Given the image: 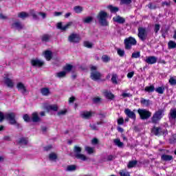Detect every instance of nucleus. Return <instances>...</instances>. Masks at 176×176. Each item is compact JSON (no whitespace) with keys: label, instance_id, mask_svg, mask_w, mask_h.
Listing matches in <instances>:
<instances>
[{"label":"nucleus","instance_id":"f257e3e1","mask_svg":"<svg viewBox=\"0 0 176 176\" xmlns=\"http://www.w3.org/2000/svg\"><path fill=\"white\" fill-rule=\"evenodd\" d=\"M107 19H108V13L105 12L104 11H100L97 15V19L99 21V24H100V25H108V21H107Z\"/></svg>","mask_w":176,"mask_h":176},{"label":"nucleus","instance_id":"f03ea898","mask_svg":"<svg viewBox=\"0 0 176 176\" xmlns=\"http://www.w3.org/2000/svg\"><path fill=\"white\" fill-rule=\"evenodd\" d=\"M5 119L10 122V124H14L16 127H20V124L16 121V113L11 112L5 114Z\"/></svg>","mask_w":176,"mask_h":176},{"label":"nucleus","instance_id":"7ed1b4c3","mask_svg":"<svg viewBox=\"0 0 176 176\" xmlns=\"http://www.w3.org/2000/svg\"><path fill=\"white\" fill-rule=\"evenodd\" d=\"M124 47L126 50H130L132 46H135L137 45V40H135L133 37H128L124 41Z\"/></svg>","mask_w":176,"mask_h":176},{"label":"nucleus","instance_id":"20e7f679","mask_svg":"<svg viewBox=\"0 0 176 176\" xmlns=\"http://www.w3.org/2000/svg\"><path fill=\"white\" fill-rule=\"evenodd\" d=\"M164 115V109H160L151 118L152 123H155V124L157 123L159 120H160V119L163 118Z\"/></svg>","mask_w":176,"mask_h":176},{"label":"nucleus","instance_id":"39448f33","mask_svg":"<svg viewBox=\"0 0 176 176\" xmlns=\"http://www.w3.org/2000/svg\"><path fill=\"white\" fill-rule=\"evenodd\" d=\"M138 36L140 39V41H142V42H144L146 41V39H148V30H146V28L140 27L138 28Z\"/></svg>","mask_w":176,"mask_h":176},{"label":"nucleus","instance_id":"423d86ee","mask_svg":"<svg viewBox=\"0 0 176 176\" xmlns=\"http://www.w3.org/2000/svg\"><path fill=\"white\" fill-rule=\"evenodd\" d=\"M138 112L142 120H146L152 116V113L146 109H139Z\"/></svg>","mask_w":176,"mask_h":176},{"label":"nucleus","instance_id":"0eeeda50","mask_svg":"<svg viewBox=\"0 0 176 176\" xmlns=\"http://www.w3.org/2000/svg\"><path fill=\"white\" fill-rule=\"evenodd\" d=\"M96 70V66H92L91 67V79H92V80H99V79H101V73Z\"/></svg>","mask_w":176,"mask_h":176},{"label":"nucleus","instance_id":"6e6552de","mask_svg":"<svg viewBox=\"0 0 176 176\" xmlns=\"http://www.w3.org/2000/svg\"><path fill=\"white\" fill-rule=\"evenodd\" d=\"M80 39V36L76 33H72L68 37L69 42H71L72 43H79Z\"/></svg>","mask_w":176,"mask_h":176},{"label":"nucleus","instance_id":"1a4fd4ad","mask_svg":"<svg viewBox=\"0 0 176 176\" xmlns=\"http://www.w3.org/2000/svg\"><path fill=\"white\" fill-rule=\"evenodd\" d=\"M30 15L33 17L34 20H39V16L42 17V19H46V13L42 12H35L34 10H30Z\"/></svg>","mask_w":176,"mask_h":176},{"label":"nucleus","instance_id":"9d476101","mask_svg":"<svg viewBox=\"0 0 176 176\" xmlns=\"http://www.w3.org/2000/svg\"><path fill=\"white\" fill-rule=\"evenodd\" d=\"M72 24H74V23L68 22L66 25H63V23H58L57 24V28L61 31H67V30H68V28H69Z\"/></svg>","mask_w":176,"mask_h":176},{"label":"nucleus","instance_id":"9b49d317","mask_svg":"<svg viewBox=\"0 0 176 176\" xmlns=\"http://www.w3.org/2000/svg\"><path fill=\"white\" fill-rule=\"evenodd\" d=\"M144 61L150 65L156 64L157 63V58L156 56H146Z\"/></svg>","mask_w":176,"mask_h":176},{"label":"nucleus","instance_id":"f8f14e48","mask_svg":"<svg viewBox=\"0 0 176 176\" xmlns=\"http://www.w3.org/2000/svg\"><path fill=\"white\" fill-rule=\"evenodd\" d=\"M31 64L33 67H42L45 64V62L42 60L36 58L31 60Z\"/></svg>","mask_w":176,"mask_h":176},{"label":"nucleus","instance_id":"ddd939ff","mask_svg":"<svg viewBox=\"0 0 176 176\" xmlns=\"http://www.w3.org/2000/svg\"><path fill=\"white\" fill-rule=\"evenodd\" d=\"M168 119L170 122L176 119V108H172L168 113Z\"/></svg>","mask_w":176,"mask_h":176},{"label":"nucleus","instance_id":"4468645a","mask_svg":"<svg viewBox=\"0 0 176 176\" xmlns=\"http://www.w3.org/2000/svg\"><path fill=\"white\" fill-rule=\"evenodd\" d=\"M93 113L91 111H82L80 113V116L82 119H91Z\"/></svg>","mask_w":176,"mask_h":176},{"label":"nucleus","instance_id":"2eb2a0df","mask_svg":"<svg viewBox=\"0 0 176 176\" xmlns=\"http://www.w3.org/2000/svg\"><path fill=\"white\" fill-rule=\"evenodd\" d=\"M124 113L130 119H133V120H135V113H134L133 111H131V110H130V109H126L124 110Z\"/></svg>","mask_w":176,"mask_h":176},{"label":"nucleus","instance_id":"dca6fc26","mask_svg":"<svg viewBox=\"0 0 176 176\" xmlns=\"http://www.w3.org/2000/svg\"><path fill=\"white\" fill-rule=\"evenodd\" d=\"M16 87L18 90L22 93V94H25L27 92V88H25V86L24 84H23V82H18L16 84Z\"/></svg>","mask_w":176,"mask_h":176},{"label":"nucleus","instance_id":"f3484780","mask_svg":"<svg viewBox=\"0 0 176 176\" xmlns=\"http://www.w3.org/2000/svg\"><path fill=\"white\" fill-rule=\"evenodd\" d=\"M113 21H115L116 23H118V24H124V23H126V19L118 15L113 18Z\"/></svg>","mask_w":176,"mask_h":176},{"label":"nucleus","instance_id":"a211bd4d","mask_svg":"<svg viewBox=\"0 0 176 176\" xmlns=\"http://www.w3.org/2000/svg\"><path fill=\"white\" fill-rule=\"evenodd\" d=\"M4 82L8 87H10L11 89H12V87H14V82H13V80L10 79L9 78H5Z\"/></svg>","mask_w":176,"mask_h":176},{"label":"nucleus","instance_id":"6ab92c4d","mask_svg":"<svg viewBox=\"0 0 176 176\" xmlns=\"http://www.w3.org/2000/svg\"><path fill=\"white\" fill-rule=\"evenodd\" d=\"M12 28H15V30H23L24 28V25L21 23L19 21H16L12 25Z\"/></svg>","mask_w":176,"mask_h":176},{"label":"nucleus","instance_id":"aec40b11","mask_svg":"<svg viewBox=\"0 0 176 176\" xmlns=\"http://www.w3.org/2000/svg\"><path fill=\"white\" fill-rule=\"evenodd\" d=\"M151 132L155 135H162V133H163V131H162V128L155 126L153 128Z\"/></svg>","mask_w":176,"mask_h":176},{"label":"nucleus","instance_id":"412c9836","mask_svg":"<svg viewBox=\"0 0 176 176\" xmlns=\"http://www.w3.org/2000/svg\"><path fill=\"white\" fill-rule=\"evenodd\" d=\"M32 120L34 123H38V122L41 121V118H39L38 113L34 112L32 114Z\"/></svg>","mask_w":176,"mask_h":176},{"label":"nucleus","instance_id":"4be33fe9","mask_svg":"<svg viewBox=\"0 0 176 176\" xmlns=\"http://www.w3.org/2000/svg\"><path fill=\"white\" fill-rule=\"evenodd\" d=\"M52 56L53 54L52 53V51L47 50L45 52L44 56L47 61H50V60H52Z\"/></svg>","mask_w":176,"mask_h":176},{"label":"nucleus","instance_id":"5701e85b","mask_svg":"<svg viewBox=\"0 0 176 176\" xmlns=\"http://www.w3.org/2000/svg\"><path fill=\"white\" fill-rule=\"evenodd\" d=\"M161 159L164 162H170V161L173 160V157H172V155H162L161 156Z\"/></svg>","mask_w":176,"mask_h":176},{"label":"nucleus","instance_id":"b1692460","mask_svg":"<svg viewBox=\"0 0 176 176\" xmlns=\"http://www.w3.org/2000/svg\"><path fill=\"white\" fill-rule=\"evenodd\" d=\"M113 143L115 145H116V146H118V148H123L124 146L123 142H120V139H114Z\"/></svg>","mask_w":176,"mask_h":176},{"label":"nucleus","instance_id":"393cba45","mask_svg":"<svg viewBox=\"0 0 176 176\" xmlns=\"http://www.w3.org/2000/svg\"><path fill=\"white\" fill-rule=\"evenodd\" d=\"M76 159H79L80 160H82V162H86L87 160V157L82 153L76 154Z\"/></svg>","mask_w":176,"mask_h":176},{"label":"nucleus","instance_id":"a878e982","mask_svg":"<svg viewBox=\"0 0 176 176\" xmlns=\"http://www.w3.org/2000/svg\"><path fill=\"white\" fill-rule=\"evenodd\" d=\"M73 10L75 12V13H82L83 12V7L80 6H76L74 7Z\"/></svg>","mask_w":176,"mask_h":176},{"label":"nucleus","instance_id":"bb28decb","mask_svg":"<svg viewBox=\"0 0 176 176\" xmlns=\"http://www.w3.org/2000/svg\"><path fill=\"white\" fill-rule=\"evenodd\" d=\"M66 76H67V72L65 71L59 72L55 74V76L59 78H65Z\"/></svg>","mask_w":176,"mask_h":176},{"label":"nucleus","instance_id":"cd10ccee","mask_svg":"<svg viewBox=\"0 0 176 176\" xmlns=\"http://www.w3.org/2000/svg\"><path fill=\"white\" fill-rule=\"evenodd\" d=\"M18 17L20 19H27V17H30V14L25 12H21L18 14Z\"/></svg>","mask_w":176,"mask_h":176},{"label":"nucleus","instance_id":"c85d7f7f","mask_svg":"<svg viewBox=\"0 0 176 176\" xmlns=\"http://www.w3.org/2000/svg\"><path fill=\"white\" fill-rule=\"evenodd\" d=\"M41 93L43 96H50V90L49 88H42L41 89Z\"/></svg>","mask_w":176,"mask_h":176},{"label":"nucleus","instance_id":"c756f323","mask_svg":"<svg viewBox=\"0 0 176 176\" xmlns=\"http://www.w3.org/2000/svg\"><path fill=\"white\" fill-rule=\"evenodd\" d=\"M49 160L51 162H56L57 160V154L55 153H51L49 154Z\"/></svg>","mask_w":176,"mask_h":176},{"label":"nucleus","instance_id":"7c9ffc66","mask_svg":"<svg viewBox=\"0 0 176 176\" xmlns=\"http://www.w3.org/2000/svg\"><path fill=\"white\" fill-rule=\"evenodd\" d=\"M47 111H58V107L56 104H52L47 107Z\"/></svg>","mask_w":176,"mask_h":176},{"label":"nucleus","instance_id":"2f4dec72","mask_svg":"<svg viewBox=\"0 0 176 176\" xmlns=\"http://www.w3.org/2000/svg\"><path fill=\"white\" fill-rule=\"evenodd\" d=\"M138 162L133 160V161H130L127 165L128 168H133V167H135L137 166V164Z\"/></svg>","mask_w":176,"mask_h":176},{"label":"nucleus","instance_id":"473e14b6","mask_svg":"<svg viewBox=\"0 0 176 176\" xmlns=\"http://www.w3.org/2000/svg\"><path fill=\"white\" fill-rule=\"evenodd\" d=\"M85 24H89L93 21V16H87L82 20Z\"/></svg>","mask_w":176,"mask_h":176},{"label":"nucleus","instance_id":"72a5a7b5","mask_svg":"<svg viewBox=\"0 0 176 176\" xmlns=\"http://www.w3.org/2000/svg\"><path fill=\"white\" fill-rule=\"evenodd\" d=\"M140 102H141V104H142V105H145V107H149L151 100L142 98L140 100Z\"/></svg>","mask_w":176,"mask_h":176},{"label":"nucleus","instance_id":"f704fd0d","mask_svg":"<svg viewBox=\"0 0 176 176\" xmlns=\"http://www.w3.org/2000/svg\"><path fill=\"white\" fill-rule=\"evenodd\" d=\"M19 143L21 144V145H27V144H28V139L22 138L19 140Z\"/></svg>","mask_w":176,"mask_h":176},{"label":"nucleus","instance_id":"c9c22d12","mask_svg":"<svg viewBox=\"0 0 176 176\" xmlns=\"http://www.w3.org/2000/svg\"><path fill=\"white\" fill-rule=\"evenodd\" d=\"M85 149L89 155H91V153H94V148L93 147H89V146H85Z\"/></svg>","mask_w":176,"mask_h":176},{"label":"nucleus","instance_id":"e433bc0d","mask_svg":"<svg viewBox=\"0 0 176 176\" xmlns=\"http://www.w3.org/2000/svg\"><path fill=\"white\" fill-rule=\"evenodd\" d=\"M74 66L72 65H66L64 67L63 69L65 71V72H69L72 71V68Z\"/></svg>","mask_w":176,"mask_h":176},{"label":"nucleus","instance_id":"4c0bfd02","mask_svg":"<svg viewBox=\"0 0 176 176\" xmlns=\"http://www.w3.org/2000/svg\"><path fill=\"white\" fill-rule=\"evenodd\" d=\"M168 46L169 49H175L176 43L175 41H170L168 42Z\"/></svg>","mask_w":176,"mask_h":176},{"label":"nucleus","instance_id":"58836bf2","mask_svg":"<svg viewBox=\"0 0 176 176\" xmlns=\"http://www.w3.org/2000/svg\"><path fill=\"white\" fill-rule=\"evenodd\" d=\"M145 91H148V93H152V91H155V87L151 85L150 87H146L144 89Z\"/></svg>","mask_w":176,"mask_h":176},{"label":"nucleus","instance_id":"ea45409f","mask_svg":"<svg viewBox=\"0 0 176 176\" xmlns=\"http://www.w3.org/2000/svg\"><path fill=\"white\" fill-rule=\"evenodd\" d=\"M41 40L43 42H49V41L50 40V36H49V34H44L42 36Z\"/></svg>","mask_w":176,"mask_h":176},{"label":"nucleus","instance_id":"a19ab883","mask_svg":"<svg viewBox=\"0 0 176 176\" xmlns=\"http://www.w3.org/2000/svg\"><path fill=\"white\" fill-rule=\"evenodd\" d=\"M111 82L114 85H118V75H116V74H113L112 75Z\"/></svg>","mask_w":176,"mask_h":176},{"label":"nucleus","instance_id":"79ce46f5","mask_svg":"<svg viewBox=\"0 0 176 176\" xmlns=\"http://www.w3.org/2000/svg\"><path fill=\"white\" fill-rule=\"evenodd\" d=\"M155 91L158 93L159 94H163L164 93V87H159L156 88Z\"/></svg>","mask_w":176,"mask_h":176},{"label":"nucleus","instance_id":"37998d69","mask_svg":"<svg viewBox=\"0 0 176 176\" xmlns=\"http://www.w3.org/2000/svg\"><path fill=\"white\" fill-rule=\"evenodd\" d=\"M76 170V166L69 165L67 167V171H75Z\"/></svg>","mask_w":176,"mask_h":176},{"label":"nucleus","instance_id":"c03bdc74","mask_svg":"<svg viewBox=\"0 0 176 176\" xmlns=\"http://www.w3.org/2000/svg\"><path fill=\"white\" fill-rule=\"evenodd\" d=\"M117 53H118V56H120V57H124V50L118 48L117 50Z\"/></svg>","mask_w":176,"mask_h":176},{"label":"nucleus","instance_id":"a18cd8bd","mask_svg":"<svg viewBox=\"0 0 176 176\" xmlns=\"http://www.w3.org/2000/svg\"><path fill=\"white\" fill-rule=\"evenodd\" d=\"M74 151L76 155H78V153H80V152H82V148L78 146H75Z\"/></svg>","mask_w":176,"mask_h":176},{"label":"nucleus","instance_id":"49530a36","mask_svg":"<svg viewBox=\"0 0 176 176\" xmlns=\"http://www.w3.org/2000/svg\"><path fill=\"white\" fill-rule=\"evenodd\" d=\"M84 46L85 47H88V49H91V47H93V43H91L89 41H85V42H84Z\"/></svg>","mask_w":176,"mask_h":176},{"label":"nucleus","instance_id":"de8ad7c7","mask_svg":"<svg viewBox=\"0 0 176 176\" xmlns=\"http://www.w3.org/2000/svg\"><path fill=\"white\" fill-rule=\"evenodd\" d=\"M104 96L107 100H111V92L109 91H104Z\"/></svg>","mask_w":176,"mask_h":176},{"label":"nucleus","instance_id":"09e8293b","mask_svg":"<svg viewBox=\"0 0 176 176\" xmlns=\"http://www.w3.org/2000/svg\"><path fill=\"white\" fill-rule=\"evenodd\" d=\"M169 83L172 86H175L176 85V79L174 78V77H170L169 79Z\"/></svg>","mask_w":176,"mask_h":176},{"label":"nucleus","instance_id":"8fccbe9b","mask_svg":"<svg viewBox=\"0 0 176 176\" xmlns=\"http://www.w3.org/2000/svg\"><path fill=\"white\" fill-rule=\"evenodd\" d=\"M141 56V54L140 53V52H134L132 54V58H139V57Z\"/></svg>","mask_w":176,"mask_h":176},{"label":"nucleus","instance_id":"3c124183","mask_svg":"<svg viewBox=\"0 0 176 176\" xmlns=\"http://www.w3.org/2000/svg\"><path fill=\"white\" fill-rule=\"evenodd\" d=\"M111 13H116L117 12H119V8L111 6Z\"/></svg>","mask_w":176,"mask_h":176},{"label":"nucleus","instance_id":"603ef678","mask_svg":"<svg viewBox=\"0 0 176 176\" xmlns=\"http://www.w3.org/2000/svg\"><path fill=\"white\" fill-rule=\"evenodd\" d=\"M101 100L102 99L100 97H95L93 98L94 104H100V102H101Z\"/></svg>","mask_w":176,"mask_h":176},{"label":"nucleus","instance_id":"864d4df0","mask_svg":"<svg viewBox=\"0 0 176 176\" xmlns=\"http://www.w3.org/2000/svg\"><path fill=\"white\" fill-rule=\"evenodd\" d=\"M102 60L103 63H108V61H109V56H108L107 55H103L102 56Z\"/></svg>","mask_w":176,"mask_h":176},{"label":"nucleus","instance_id":"5fc2aeb1","mask_svg":"<svg viewBox=\"0 0 176 176\" xmlns=\"http://www.w3.org/2000/svg\"><path fill=\"white\" fill-rule=\"evenodd\" d=\"M120 176H130V173L127 171L122 170L120 172Z\"/></svg>","mask_w":176,"mask_h":176},{"label":"nucleus","instance_id":"6e6d98bb","mask_svg":"<svg viewBox=\"0 0 176 176\" xmlns=\"http://www.w3.org/2000/svg\"><path fill=\"white\" fill-rule=\"evenodd\" d=\"M67 113V110H61L58 112L57 115L58 116H64Z\"/></svg>","mask_w":176,"mask_h":176},{"label":"nucleus","instance_id":"4d7b16f0","mask_svg":"<svg viewBox=\"0 0 176 176\" xmlns=\"http://www.w3.org/2000/svg\"><path fill=\"white\" fill-rule=\"evenodd\" d=\"M25 122H31V118L28 114H25L23 117Z\"/></svg>","mask_w":176,"mask_h":176},{"label":"nucleus","instance_id":"13d9d810","mask_svg":"<svg viewBox=\"0 0 176 176\" xmlns=\"http://www.w3.org/2000/svg\"><path fill=\"white\" fill-rule=\"evenodd\" d=\"M89 127L91 130H98V126L96 124H90Z\"/></svg>","mask_w":176,"mask_h":176},{"label":"nucleus","instance_id":"bf43d9fd","mask_svg":"<svg viewBox=\"0 0 176 176\" xmlns=\"http://www.w3.org/2000/svg\"><path fill=\"white\" fill-rule=\"evenodd\" d=\"M121 3L124 5H130L131 3V0H121Z\"/></svg>","mask_w":176,"mask_h":176},{"label":"nucleus","instance_id":"052dcab7","mask_svg":"<svg viewBox=\"0 0 176 176\" xmlns=\"http://www.w3.org/2000/svg\"><path fill=\"white\" fill-rule=\"evenodd\" d=\"M160 30V25L155 24V34H157V32H159Z\"/></svg>","mask_w":176,"mask_h":176},{"label":"nucleus","instance_id":"680f3d73","mask_svg":"<svg viewBox=\"0 0 176 176\" xmlns=\"http://www.w3.org/2000/svg\"><path fill=\"white\" fill-rule=\"evenodd\" d=\"M132 96H133V95H131L129 93H123L122 94V97H124V98H129V97H132Z\"/></svg>","mask_w":176,"mask_h":176},{"label":"nucleus","instance_id":"e2e57ef3","mask_svg":"<svg viewBox=\"0 0 176 176\" xmlns=\"http://www.w3.org/2000/svg\"><path fill=\"white\" fill-rule=\"evenodd\" d=\"M123 123H124L123 118H120L118 120V124H123Z\"/></svg>","mask_w":176,"mask_h":176},{"label":"nucleus","instance_id":"0e129e2a","mask_svg":"<svg viewBox=\"0 0 176 176\" xmlns=\"http://www.w3.org/2000/svg\"><path fill=\"white\" fill-rule=\"evenodd\" d=\"M133 76H134V72H131L128 73L127 78H129V79H131V78H133Z\"/></svg>","mask_w":176,"mask_h":176},{"label":"nucleus","instance_id":"69168bd1","mask_svg":"<svg viewBox=\"0 0 176 176\" xmlns=\"http://www.w3.org/2000/svg\"><path fill=\"white\" fill-rule=\"evenodd\" d=\"M3 119H5V115H3V113L0 111V123L1 122H3Z\"/></svg>","mask_w":176,"mask_h":176},{"label":"nucleus","instance_id":"338daca9","mask_svg":"<svg viewBox=\"0 0 176 176\" xmlns=\"http://www.w3.org/2000/svg\"><path fill=\"white\" fill-rule=\"evenodd\" d=\"M0 19L1 20H8V16L4 15L3 14H0Z\"/></svg>","mask_w":176,"mask_h":176},{"label":"nucleus","instance_id":"774afa93","mask_svg":"<svg viewBox=\"0 0 176 176\" xmlns=\"http://www.w3.org/2000/svg\"><path fill=\"white\" fill-rule=\"evenodd\" d=\"M170 3L167 1L162 2V6H170Z\"/></svg>","mask_w":176,"mask_h":176}]
</instances>
